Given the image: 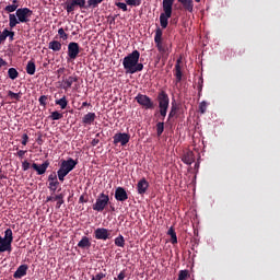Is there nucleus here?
<instances>
[{
    "mask_svg": "<svg viewBox=\"0 0 280 280\" xmlns=\"http://www.w3.org/2000/svg\"><path fill=\"white\" fill-rule=\"evenodd\" d=\"M141 54L139 50H133L122 59V66L127 74H135L143 71V63H140Z\"/></svg>",
    "mask_w": 280,
    "mask_h": 280,
    "instance_id": "obj_1",
    "label": "nucleus"
},
{
    "mask_svg": "<svg viewBox=\"0 0 280 280\" xmlns=\"http://www.w3.org/2000/svg\"><path fill=\"white\" fill-rule=\"evenodd\" d=\"M33 15V11L28 8H21L15 11V14H9V26L10 28L16 27L20 23L30 22Z\"/></svg>",
    "mask_w": 280,
    "mask_h": 280,
    "instance_id": "obj_2",
    "label": "nucleus"
},
{
    "mask_svg": "<svg viewBox=\"0 0 280 280\" xmlns=\"http://www.w3.org/2000/svg\"><path fill=\"white\" fill-rule=\"evenodd\" d=\"M174 5V0H163L162 8L163 13L160 14V25L162 28H167L170 23V18H172V7Z\"/></svg>",
    "mask_w": 280,
    "mask_h": 280,
    "instance_id": "obj_3",
    "label": "nucleus"
},
{
    "mask_svg": "<svg viewBox=\"0 0 280 280\" xmlns=\"http://www.w3.org/2000/svg\"><path fill=\"white\" fill-rule=\"evenodd\" d=\"M78 162L74 159L69 158L68 160H63L60 164V167L57 172L58 179L63 182L66 176L75 168Z\"/></svg>",
    "mask_w": 280,
    "mask_h": 280,
    "instance_id": "obj_4",
    "label": "nucleus"
},
{
    "mask_svg": "<svg viewBox=\"0 0 280 280\" xmlns=\"http://www.w3.org/2000/svg\"><path fill=\"white\" fill-rule=\"evenodd\" d=\"M13 240V231L11 229H7L4 231V236L2 237L0 235V253H11Z\"/></svg>",
    "mask_w": 280,
    "mask_h": 280,
    "instance_id": "obj_5",
    "label": "nucleus"
},
{
    "mask_svg": "<svg viewBox=\"0 0 280 280\" xmlns=\"http://www.w3.org/2000/svg\"><path fill=\"white\" fill-rule=\"evenodd\" d=\"M110 202V197L109 195H106L105 192H101L97 198L95 203H93L92 209L93 211H97L98 213H102L105 211L106 207H108Z\"/></svg>",
    "mask_w": 280,
    "mask_h": 280,
    "instance_id": "obj_6",
    "label": "nucleus"
},
{
    "mask_svg": "<svg viewBox=\"0 0 280 280\" xmlns=\"http://www.w3.org/2000/svg\"><path fill=\"white\" fill-rule=\"evenodd\" d=\"M158 101L160 107V115L162 117L167 116V109L170 108V96H167V93H165V91H162L158 95Z\"/></svg>",
    "mask_w": 280,
    "mask_h": 280,
    "instance_id": "obj_7",
    "label": "nucleus"
},
{
    "mask_svg": "<svg viewBox=\"0 0 280 280\" xmlns=\"http://www.w3.org/2000/svg\"><path fill=\"white\" fill-rule=\"evenodd\" d=\"M77 7H79L81 10L88 8V2L86 0H71L70 2H66L65 10L67 11L68 14H73Z\"/></svg>",
    "mask_w": 280,
    "mask_h": 280,
    "instance_id": "obj_8",
    "label": "nucleus"
},
{
    "mask_svg": "<svg viewBox=\"0 0 280 280\" xmlns=\"http://www.w3.org/2000/svg\"><path fill=\"white\" fill-rule=\"evenodd\" d=\"M135 100L147 109L154 108V102L148 95L138 94Z\"/></svg>",
    "mask_w": 280,
    "mask_h": 280,
    "instance_id": "obj_9",
    "label": "nucleus"
},
{
    "mask_svg": "<svg viewBox=\"0 0 280 280\" xmlns=\"http://www.w3.org/2000/svg\"><path fill=\"white\" fill-rule=\"evenodd\" d=\"M130 139H131V136L129 133H121V132H118L116 135H114L113 137V143L114 144H118L120 143L121 145H126L127 143L130 142Z\"/></svg>",
    "mask_w": 280,
    "mask_h": 280,
    "instance_id": "obj_10",
    "label": "nucleus"
},
{
    "mask_svg": "<svg viewBox=\"0 0 280 280\" xmlns=\"http://www.w3.org/2000/svg\"><path fill=\"white\" fill-rule=\"evenodd\" d=\"M162 37H163V31H161V28H156L154 42L158 47V50L163 55L167 52V47L163 46V43H161Z\"/></svg>",
    "mask_w": 280,
    "mask_h": 280,
    "instance_id": "obj_11",
    "label": "nucleus"
},
{
    "mask_svg": "<svg viewBox=\"0 0 280 280\" xmlns=\"http://www.w3.org/2000/svg\"><path fill=\"white\" fill-rule=\"evenodd\" d=\"M80 52V45L78 43H70L68 45V57L70 60H75Z\"/></svg>",
    "mask_w": 280,
    "mask_h": 280,
    "instance_id": "obj_12",
    "label": "nucleus"
},
{
    "mask_svg": "<svg viewBox=\"0 0 280 280\" xmlns=\"http://www.w3.org/2000/svg\"><path fill=\"white\" fill-rule=\"evenodd\" d=\"M129 199V195L124 187H117L115 190V200L118 202H126Z\"/></svg>",
    "mask_w": 280,
    "mask_h": 280,
    "instance_id": "obj_13",
    "label": "nucleus"
},
{
    "mask_svg": "<svg viewBox=\"0 0 280 280\" xmlns=\"http://www.w3.org/2000/svg\"><path fill=\"white\" fill-rule=\"evenodd\" d=\"M94 237L95 240H109L110 238V233L109 230L104 229V228H98L94 231Z\"/></svg>",
    "mask_w": 280,
    "mask_h": 280,
    "instance_id": "obj_14",
    "label": "nucleus"
},
{
    "mask_svg": "<svg viewBox=\"0 0 280 280\" xmlns=\"http://www.w3.org/2000/svg\"><path fill=\"white\" fill-rule=\"evenodd\" d=\"M49 165H50L49 161H45L40 165L33 163L32 167L33 170L36 171L37 175H44L47 172V168L49 167Z\"/></svg>",
    "mask_w": 280,
    "mask_h": 280,
    "instance_id": "obj_15",
    "label": "nucleus"
},
{
    "mask_svg": "<svg viewBox=\"0 0 280 280\" xmlns=\"http://www.w3.org/2000/svg\"><path fill=\"white\" fill-rule=\"evenodd\" d=\"M79 81V78L77 75H71L67 79H63L61 81V86L62 89L65 90H69L72 88L73 83L78 82Z\"/></svg>",
    "mask_w": 280,
    "mask_h": 280,
    "instance_id": "obj_16",
    "label": "nucleus"
},
{
    "mask_svg": "<svg viewBox=\"0 0 280 280\" xmlns=\"http://www.w3.org/2000/svg\"><path fill=\"white\" fill-rule=\"evenodd\" d=\"M65 195L63 194H60V195H57V196H49L47 197L46 199V202H51L54 200H57V203H56V209H61L62 205H65Z\"/></svg>",
    "mask_w": 280,
    "mask_h": 280,
    "instance_id": "obj_17",
    "label": "nucleus"
},
{
    "mask_svg": "<svg viewBox=\"0 0 280 280\" xmlns=\"http://www.w3.org/2000/svg\"><path fill=\"white\" fill-rule=\"evenodd\" d=\"M27 270H28L27 265L19 266L18 269L15 270V272L13 273V278L14 279H22V278L26 277Z\"/></svg>",
    "mask_w": 280,
    "mask_h": 280,
    "instance_id": "obj_18",
    "label": "nucleus"
},
{
    "mask_svg": "<svg viewBox=\"0 0 280 280\" xmlns=\"http://www.w3.org/2000/svg\"><path fill=\"white\" fill-rule=\"evenodd\" d=\"M48 180H49V186H48L49 190L56 191V190L58 189L59 184H60V183L58 182V176H57V174H50V175L48 176Z\"/></svg>",
    "mask_w": 280,
    "mask_h": 280,
    "instance_id": "obj_19",
    "label": "nucleus"
},
{
    "mask_svg": "<svg viewBox=\"0 0 280 280\" xmlns=\"http://www.w3.org/2000/svg\"><path fill=\"white\" fill-rule=\"evenodd\" d=\"M148 187H150V183L145 178L140 179L137 184L138 194H145V191H148Z\"/></svg>",
    "mask_w": 280,
    "mask_h": 280,
    "instance_id": "obj_20",
    "label": "nucleus"
},
{
    "mask_svg": "<svg viewBox=\"0 0 280 280\" xmlns=\"http://www.w3.org/2000/svg\"><path fill=\"white\" fill-rule=\"evenodd\" d=\"M182 62H183L182 59H177L176 65H175L176 82H180L183 80V69L180 68Z\"/></svg>",
    "mask_w": 280,
    "mask_h": 280,
    "instance_id": "obj_21",
    "label": "nucleus"
},
{
    "mask_svg": "<svg viewBox=\"0 0 280 280\" xmlns=\"http://www.w3.org/2000/svg\"><path fill=\"white\" fill-rule=\"evenodd\" d=\"M184 10L188 11L189 13L194 12V0H177Z\"/></svg>",
    "mask_w": 280,
    "mask_h": 280,
    "instance_id": "obj_22",
    "label": "nucleus"
},
{
    "mask_svg": "<svg viewBox=\"0 0 280 280\" xmlns=\"http://www.w3.org/2000/svg\"><path fill=\"white\" fill-rule=\"evenodd\" d=\"M92 242L89 236H82L78 243L79 248H91Z\"/></svg>",
    "mask_w": 280,
    "mask_h": 280,
    "instance_id": "obj_23",
    "label": "nucleus"
},
{
    "mask_svg": "<svg viewBox=\"0 0 280 280\" xmlns=\"http://www.w3.org/2000/svg\"><path fill=\"white\" fill-rule=\"evenodd\" d=\"M96 119V114L95 113H88L86 115L83 116L82 122L84 125H92Z\"/></svg>",
    "mask_w": 280,
    "mask_h": 280,
    "instance_id": "obj_24",
    "label": "nucleus"
},
{
    "mask_svg": "<svg viewBox=\"0 0 280 280\" xmlns=\"http://www.w3.org/2000/svg\"><path fill=\"white\" fill-rule=\"evenodd\" d=\"M182 161L188 165H191L195 161V158H194V152L191 151H188L184 154Z\"/></svg>",
    "mask_w": 280,
    "mask_h": 280,
    "instance_id": "obj_25",
    "label": "nucleus"
},
{
    "mask_svg": "<svg viewBox=\"0 0 280 280\" xmlns=\"http://www.w3.org/2000/svg\"><path fill=\"white\" fill-rule=\"evenodd\" d=\"M36 72V63L34 60H30L26 65V73L30 75H34Z\"/></svg>",
    "mask_w": 280,
    "mask_h": 280,
    "instance_id": "obj_26",
    "label": "nucleus"
},
{
    "mask_svg": "<svg viewBox=\"0 0 280 280\" xmlns=\"http://www.w3.org/2000/svg\"><path fill=\"white\" fill-rule=\"evenodd\" d=\"M48 48L54 51H60L62 49V44L58 40H52L48 44Z\"/></svg>",
    "mask_w": 280,
    "mask_h": 280,
    "instance_id": "obj_27",
    "label": "nucleus"
},
{
    "mask_svg": "<svg viewBox=\"0 0 280 280\" xmlns=\"http://www.w3.org/2000/svg\"><path fill=\"white\" fill-rule=\"evenodd\" d=\"M105 0H88V2H86V10L88 9H96Z\"/></svg>",
    "mask_w": 280,
    "mask_h": 280,
    "instance_id": "obj_28",
    "label": "nucleus"
},
{
    "mask_svg": "<svg viewBox=\"0 0 280 280\" xmlns=\"http://www.w3.org/2000/svg\"><path fill=\"white\" fill-rule=\"evenodd\" d=\"M167 235L171 236V243L172 244H178V237L176 236V231H174V228L171 226L167 231Z\"/></svg>",
    "mask_w": 280,
    "mask_h": 280,
    "instance_id": "obj_29",
    "label": "nucleus"
},
{
    "mask_svg": "<svg viewBox=\"0 0 280 280\" xmlns=\"http://www.w3.org/2000/svg\"><path fill=\"white\" fill-rule=\"evenodd\" d=\"M56 105H59L61 109H66L69 102L67 100V96H63L62 98L55 101Z\"/></svg>",
    "mask_w": 280,
    "mask_h": 280,
    "instance_id": "obj_30",
    "label": "nucleus"
},
{
    "mask_svg": "<svg viewBox=\"0 0 280 280\" xmlns=\"http://www.w3.org/2000/svg\"><path fill=\"white\" fill-rule=\"evenodd\" d=\"M115 245L119 246L120 248H124L126 246V240L122 235H119L115 238Z\"/></svg>",
    "mask_w": 280,
    "mask_h": 280,
    "instance_id": "obj_31",
    "label": "nucleus"
},
{
    "mask_svg": "<svg viewBox=\"0 0 280 280\" xmlns=\"http://www.w3.org/2000/svg\"><path fill=\"white\" fill-rule=\"evenodd\" d=\"M19 71L16 70V69H14V68H10L9 70H8V77L11 79V80H15V79H18L19 78Z\"/></svg>",
    "mask_w": 280,
    "mask_h": 280,
    "instance_id": "obj_32",
    "label": "nucleus"
},
{
    "mask_svg": "<svg viewBox=\"0 0 280 280\" xmlns=\"http://www.w3.org/2000/svg\"><path fill=\"white\" fill-rule=\"evenodd\" d=\"M164 130H165V124L158 122L156 124V133H158L159 137H161V135H163Z\"/></svg>",
    "mask_w": 280,
    "mask_h": 280,
    "instance_id": "obj_33",
    "label": "nucleus"
},
{
    "mask_svg": "<svg viewBox=\"0 0 280 280\" xmlns=\"http://www.w3.org/2000/svg\"><path fill=\"white\" fill-rule=\"evenodd\" d=\"M9 28H4L2 32H0V45L7 40L8 38Z\"/></svg>",
    "mask_w": 280,
    "mask_h": 280,
    "instance_id": "obj_34",
    "label": "nucleus"
},
{
    "mask_svg": "<svg viewBox=\"0 0 280 280\" xmlns=\"http://www.w3.org/2000/svg\"><path fill=\"white\" fill-rule=\"evenodd\" d=\"M52 120H59L63 118V114H60L59 112H52L49 116Z\"/></svg>",
    "mask_w": 280,
    "mask_h": 280,
    "instance_id": "obj_35",
    "label": "nucleus"
},
{
    "mask_svg": "<svg viewBox=\"0 0 280 280\" xmlns=\"http://www.w3.org/2000/svg\"><path fill=\"white\" fill-rule=\"evenodd\" d=\"M188 277H189L188 270H180L178 275V280H187Z\"/></svg>",
    "mask_w": 280,
    "mask_h": 280,
    "instance_id": "obj_36",
    "label": "nucleus"
},
{
    "mask_svg": "<svg viewBox=\"0 0 280 280\" xmlns=\"http://www.w3.org/2000/svg\"><path fill=\"white\" fill-rule=\"evenodd\" d=\"M126 4L130 7H140L141 0H126Z\"/></svg>",
    "mask_w": 280,
    "mask_h": 280,
    "instance_id": "obj_37",
    "label": "nucleus"
},
{
    "mask_svg": "<svg viewBox=\"0 0 280 280\" xmlns=\"http://www.w3.org/2000/svg\"><path fill=\"white\" fill-rule=\"evenodd\" d=\"M18 9H19V5H12V4H10V5H7V7L4 8V11H7L8 13H13V12H16Z\"/></svg>",
    "mask_w": 280,
    "mask_h": 280,
    "instance_id": "obj_38",
    "label": "nucleus"
},
{
    "mask_svg": "<svg viewBox=\"0 0 280 280\" xmlns=\"http://www.w3.org/2000/svg\"><path fill=\"white\" fill-rule=\"evenodd\" d=\"M8 95L11 97V98H14L16 101H20L21 97H22V93H14L12 91H9Z\"/></svg>",
    "mask_w": 280,
    "mask_h": 280,
    "instance_id": "obj_39",
    "label": "nucleus"
},
{
    "mask_svg": "<svg viewBox=\"0 0 280 280\" xmlns=\"http://www.w3.org/2000/svg\"><path fill=\"white\" fill-rule=\"evenodd\" d=\"M47 101H48V96L46 95H42L39 98H38V102H39V105L46 107L47 106Z\"/></svg>",
    "mask_w": 280,
    "mask_h": 280,
    "instance_id": "obj_40",
    "label": "nucleus"
},
{
    "mask_svg": "<svg viewBox=\"0 0 280 280\" xmlns=\"http://www.w3.org/2000/svg\"><path fill=\"white\" fill-rule=\"evenodd\" d=\"M115 5L119 9H121L124 12H127L128 11V5L127 3H124V2H116Z\"/></svg>",
    "mask_w": 280,
    "mask_h": 280,
    "instance_id": "obj_41",
    "label": "nucleus"
},
{
    "mask_svg": "<svg viewBox=\"0 0 280 280\" xmlns=\"http://www.w3.org/2000/svg\"><path fill=\"white\" fill-rule=\"evenodd\" d=\"M58 34L61 39L67 40L69 38L68 34H66V31L63 28L58 30Z\"/></svg>",
    "mask_w": 280,
    "mask_h": 280,
    "instance_id": "obj_42",
    "label": "nucleus"
},
{
    "mask_svg": "<svg viewBox=\"0 0 280 280\" xmlns=\"http://www.w3.org/2000/svg\"><path fill=\"white\" fill-rule=\"evenodd\" d=\"M106 278V273L100 272L96 276L92 277V280H104Z\"/></svg>",
    "mask_w": 280,
    "mask_h": 280,
    "instance_id": "obj_43",
    "label": "nucleus"
},
{
    "mask_svg": "<svg viewBox=\"0 0 280 280\" xmlns=\"http://www.w3.org/2000/svg\"><path fill=\"white\" fill-rule=\"evenodd\" d=\"M199 110L201 114H205L207 112V102H201L199 105Z\"/></svg>",
    "mask_w": 280,
    "mask_h": 280,
    "instance_id": "obj_44",
    "label": "nucleus"
},
{
    "mask_svg": "<svg viewBox=\"0 0 280 280\" xmlns=\"http://www.w3.org/2000/svg\"><path fill=\"white\" fill-rule=\"evenodd\" d=\"M28 140H30L28 135H27V133H23V135H22V142H21V143H22L23 145H27Z\"/></svg>",
    "mask_w": 280,
    "mask_h": 280,
    "instance_id": "obj_45",
    "label": "nucleus"
},
{
    "mask_svg": "<svg viewBox=\"0 0 280 280\" xmlns=\"http://www.w3.org/2000/svg\"><path fill=\"white\" fill-rule=\"evenodd\" d=\"M30 167H31V163L30 162H27V161L22 162V170L23 171H28Z\"/></svg>",
    "mask_w": 280,
    "mask_h": 280,
    "instance_id": "obj_46",
    "label": "nucleus"
},
{
    "mask_svg": "<svg viewBox=\"0 0 280 280\" xmlns=\"http://www.w3.org/2000/svg\"><path fill=\"white\" fill-rule=\"evenodd\" d=\"M14 36H15V33L8 30V37H9V40H10V42H13V40H14Z\"/></svg>",
    "mask_w": 280,
    "mask_h": 280,
    "instance_id": "obj_47",
    "label": "nucleus"
},
{
    "mask_svg": "<svg viewBox=\"0 0 280 280\" xmlns=\"http://www.w3.org/2000/svg\"><path fill=\"white\" fill-rule=\"evenodd\" d=\"M126 279V271L122 270L120 273L117 276V280H125Z\"/></svg>",
    "mask_w": 280,
    "mask_h": 280,
    "instance_id": "obj_48",
    "label": "nucleus"
},
{
    "mask_svg": "<svg viewBox=\"0 0 280 280\" xmlns=\"http://www.w3.org/2000/svg\"><path fill=\"white\" fill-rule=\"evenodd\" d=\"M26 152H27V151L20 150V151H18V153H16V154H18V156H19V158L23 159V158H24V155L26 154Z\"/></svg>",
    "mask_w": 280,
    "mask_h": 280,
    "instance_id": "obj_49",
    "label": "nucleus"
},
{
    "mask_svg": "<svg viewBox=\"0 0 280 280\" xmlns=\"http://www.w3.org/2000/svg\"><path fill=\"white\" fill-rule=\"evenodd\" d=\"M198 90H199V93L202 92V78L199 79V82H198Z\"/></svg>",
    "mask_w": 280,
    "mask_h": 280,
    "instance_id": "obj_50",
    "label": "nucleus"
},
{
    "mask_svg": "<svg viewBox=\"0 0 280 280\" xmlns=\"http://www.w3.org/2000/svg\"><path fill=\"white\" fill-rule=\"evenodd\" d=\"M100 143V139H93L91 144L96 147Z\"/></svg>",
    "mask_w": 280,
    "mask_h": 280,
    "instance_id": "obj_51",
    "label": "nucleus"
},
{
    "mask_svg": "<svg viewBox=\"0 0 280 280\" xmlns=\"http://www.w3.org/2000/svg\"><path fill=\"white\" fill-rule=\"evenodd\" d=\"M7 61H4L3 59H0V69L2 68V66H5Z\"/></svg>",
    "mask_w": 280,
    "mask_h": 280,
    "instance_id": "obj_52",
    "label": "nucleus"
},
{
    "mask_svg": "<svg viewBox=\"0 0 280 280\" xmlns=\"http://www.w3.org/2000/svg\"><path fill=\"white\" fill-rule=\"evenodd\" d=\"M12 5H19L20 7V1L19 0H13Z\"/></svg>",
    "mask_w": 280,
    "mask_h": 280,
    "instance_id": "obj_53",
    "label": "nucleus"
},
{
    "mask_svg": "<svg viewBox=\"0 0 280 280\" xmlns=\"http://www.w3.org/2000/svg\"><path fill=\"white\" fill-rule=\"evenodd\" d=\"M168 117L170 118L174 117V107H172V110L170 112Z\"/></svg>",
    "mask_w": 280,
    "mask_h": 280,
    "instance_id": "obj_54",
    "label": "nucleus"
},
{
    "mask_svg": "<svg viewBox=\"0 0 280 280\" xmlns=\"http://www.w3.org/2000/svg\"><path fill=\"white\" fill-rule=\"evenodd\" d=\"M90 104L88 102L82 103V107L89 106Z\"/></svg>",
    "mask_w": 280,
    "mask_h": 280,
    "instance_id": "obj_55",
    "label": "nucleus"
},
{
    "mask_svg": "<svg viewBox=\"0 0 280 280\" xmlns=\"http://www.w3.org/2000/svg\"><path fill=\"white\" fill-rule=\"evenodd\" d=\"M116 18H117V16L113 18V20L110 21V23H115Z\"/></svg>",
    "mask_w": 280,
    "mask_h": 280,
    "instance_id": "obj_56",
    "label": "nucleus"
},
{
    "mask_svg": "<svg viewBox=\"0 0 280 280\" xmlns=\"http://www.w3.org/2000/svg\"><path fill=\"white\" fill-rule=\"evenodd\" d=\"M83 200H84V197L81 196V197H80V202H83Z\"/></svg>",
    "mask_w": 280,
    "mask_h": 280,
    "instance_id": "obj_57",
    "label": "nucleus"
},
{
    "mask_svg": "<svg viewBox=\"0 0 280 280\" xmlns=\"http://www.w3.org/2000/svg\"><path fill=\"white\" fill-rule=\"evenodd\" d=\"M196 2H200V0H195Z\"/></svg>",
    "mask_w": 280,
    "mask_h": 280,
    "instance_id": "obj_58",
    "label": "nucleus"
}]
</instances>
